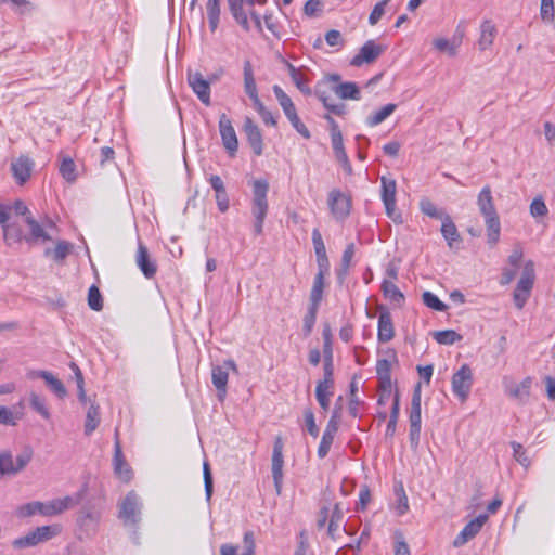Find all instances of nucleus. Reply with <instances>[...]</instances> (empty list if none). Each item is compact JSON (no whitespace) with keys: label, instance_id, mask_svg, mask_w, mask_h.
<instances>
[{"label":"nucleus","instance_id":"1","mask_svg":"<svg viewBox=\"0 0 555 555\" xmlns=\"http://www.w3.org/2000/svg\"><path fill=\"white\" fill-rule=\"evenodd\" d=\"M477 206L485 218L487 242L493 247L500 241L501 222L490 186L486 185L481 189L477 196Z\"/></svg>","mask_w":555,"mask_h":555},{"label":"nucleus","instance_id":"2","mask_svg":"<svg viewBox=\"0 0 555 555\" xmlns=\"http://www.w3.org/2000/svg\"><path fill=\"white\" fill-rule=\"evenodd\" d=\"M253 201L251 212L255 218V233L261 234L263 230L264 219L268 214L269 204L267 194L269 191V183L264 179H257L253 181Z\"/></svg>","mask_w":555,"mask_h":555},{"label":"nucleus","instance_id":"3","mask_svg":"<svg viewBox=\"0 0 555 555\" xmlns=\"http://www.w3.org/2000/svg\"><path fill=\"white\" fill-rule=\"evenodd\" d=\"M229 10L232 13L234 20L245 29H249L248 16L255 23V26L261 30V17L254 10L256 3L263 4L266 0H227Z\"/></svg>","mask_w":555,"mask_h":555},{"label":"nucleus","instance_id":"4","mask_svg":"<svg viewBox=\"0 0 555 555\" xmlns=\"http://www.w3.org/2000/svg\"><path fill=\"white\" fill-rule=\"evenodd\" d=\"M33 459V451L26 449L13 456L11 451L0 452V478L4 476H16L25 469Z\"/></svg>","mask_w":555,"mask_h":555},{"label":"nucleus","instance_id":"5","mask_svg":"<svg viewBox=\"0 0 555 555\" xmlns=\"http://www.w3.org/2000/svg\"><path fill=\"white\" fill-rule=\"evenodd\" d=\"M380 197L385 206L386 215L395 222V223H402V215L397 210L396 208V194H397V183L396 180L383 176L380 178Z\"/></svg>","mask_w":555,"mask_h":555},{"label":"nucleus","instance_id":"6","mask_svg":"<svg viewBox=\"0 0 555 555\" xmlns=\"http://www.w3.org/2000/svg\"><path fill=\"white\" fill-rule=\"evenodd\" d=\"M534 278V263L533 261L528 260L524 266L520 280L518 281L514 292V301L518 309H521L526 304L533 286Z\"/></svg>","mask_w":555,"mask_h":555},{"label":"nucleus","instance_id":"7","mask_svg":"<svg viewBox=\"0 0 555 555\" xmlns=\"http://www.w3.org/2000/svg\"><path fill=\"white\" fill-rule=\"evenodd\" d=\"M474 375L469 365L463 364L452 376V391L461 402H465L470 393Z\"/></svg>","mask_w":555,"mask_h":555},{"label":"nucleus","instance_id":"8","mask_svg":"<svg viewBox=\"0 0 555 555\" xmlns=\"http://www.w3.org/2000/svg\"><path fill=\"white\" fill-rule=\"evenodd\" d=\"M327 519V533L332 539H336L341 530L346 531L345 528L341 527L344 519V508L340 506V504H335L333 507H323L319 515L318 526L323 527Z\"/></svg>","mask_w":555,"mask_h":555},{"label":"nucleus","instance_id":"9","mask_svg":"<svg viewBox=\"0 0 555 555\" xmlns=\"http://www.w3.org/2000/svg\"><path fill=\"white\" fill-rule=\"evenodd\" d=\"M421 388L420 385L415 388L411 401V411H410V431H409V438L411 442L412 448H417L420 442V436H421V422H422V414H421Z\"/></svg>","mask_w":555,"mask_h":555},{"label":"nucleus","instance_id":"10","mask_svg":"<svg viewBox=\"0 0 555 555\" xmlns=\"http://www.w3.org/2000/svg\"><path fill=\"white\" fill-rule=\"evenodd\" d=\"M141 503L138 494L130 491L119 504V518L125 525H135L140 520Z\"/></svg>","mask_w":555,"mask_h":555},{"label":"nucleus","instance_id":"11","mask_svg":"<svg viewBox=\"0 0 555 555\" xmlns=\"http://www.w3.org/2000/svg\"><path fill=\"white\" fill-rule=\"evenodd\" d=\"M503 386L505 393L518 403H526L529 400L532 387V378L526 377L521 382L504 377Z\"/></svg>","mask_w":555,"mask_h":555},{"label":"nucleus","instance_id":"12","mask_svg":"<svg viewBox=\"0 0 555 555\" xmlns=\"http://www.w3.org/2000/svg\"><path fill=\"white\" fill-rule=\"evenodd\" d=\"M230 371L237 373V365L233 360H225L221 365L214 366L211 370V380L218 391V398L220 400H223L227 395Z\"/></svg>","mask_w":555,"mask_h":555},{"label":"nucleus","instance_id":"13","mask_svg":"<svg viewBox=\"0 0 555 555\" xmlns=\"http://www.w3.org/2000/svg\"><path fill=\"white\" fill-rule=\"evenodd\" d=\"M327 204L336 220H344L350 214L351 198L337 189L328 193Z\"/></svg>","mask_w":555,"mask_h":555},{"label":"nucleus","instance_id":"14","mask_svg":"<svg viewBox=\"0 0 555 555\" xmlns=\"http://www.w3.org/2000/svg\"><path fill=\"white\" fill-rule=\"evenodd\" d=\"M188 85L198 100L206 106L210 105V81L205 79L202 73L188 69Z\"/></svg>","mask_w":555,"mask_h":555},{"label":"nucleus","instance_id":"15","mask_svg":"<svg viewBox=\"0 0 555 555\" xmlns=\"http://www.w3.org/2000/svg\"><path fill=\"white\" fill-rule=\"evenodd\" d=\"M283 448H284L283 439H282V437L278 436L274 440L273 452H272V477H273L274 487H275L278 494L281 493L282 483H283V465H284Z\"/></svg>","mask_w":555,"mask_h":555},{"label":"nucleus","instance_id":"16","mask_svg":"<svg viewBox=\"0 0 555 555\" xmlns=\"http://www.w3.org/2000/svg\"><path fill=\"white\" fill-rule=\"evenodd\" d=\"M331 141L336 160L340 164L347 175H351L352 167L345 151L343 134L338 126L334 122L331 129Z\"/></svg>","mask_w":555,"mask_h":555},{"label":"nucleus","instance_id":"17","mask_svg":"<svg viewBox=\"0 0 555 555\" xmlns=\"http://www.w3.org/2000/svg\"><path fill=\"white\" fill-rule=\"evenodd\" d=\"M219 131L222 139L223 146L230 155H234L238 147L236 132L232 126L230 118L222 114L219 119Z\"/></svg>","mask_w":555,"mask_h":555},{"label":"nucleus","instance_id":"18","mask_svg":"<svg viewBox=\"0 0 555 555\" xmlns=\"http://www.w3.org/2000/svg\"><path fill=\"white\" fill-rule=\"evenodd\" d=\"M384 48L376 44L373 40H367L360 49L359 53L352 57L350 65L360 67L363 64L373 63L382 53Z\"/></svg>","mask_w":555,"mask_h":555},{"label":"nucleus","instance_id":"19","mask_svg":"<svg viewBox=\"0 0 555 555\" xmlns=\"http://www.w3.org/2000/svg\"><path fill=\"white\" fill-rule=\"evenodd\" d=\"M487 520V515H479L475 519L470 520L454 539L453 545L455 547H460L466 544L469 540L477 535Z\"/></svg>","mask_w":555,"mask_h":555},{"label":"nucleus","instance_id":"20","mask_svg":"<svg viewBox=\"0 0 555 555\" xmlns=\"http://www.w3.org/2000/svg\"><path fill=\"white\" fill-rule=\"evenodd\" d=\"M135 263L146 279H151L156 274L157 266L147 251V248L139 242L135 254Z\"/></svg>","mask_w":555,"mask_h":555},{"label":"nucleus","instance_id":"21","mask_svg":"<svg viewBox=\"0 0 555 555\" xmlns=\"http://www.w3.org/2000/svg\"><path fill=\"white\" fill-rule=\"evenodd\" d=\"M44 503V516L52 517L64 513L65 511L76 506L79 503V499L73 496H64L53 499Z\"/></svg>","mask_w":555,"mask_h":555},{"label":"nucleus","instance_id":"22","mask_svg":"<svg viewBox=\"0 0 555 555\" xmlns=\"http://www.w3.org/2000/svg\"><path fill=\"white\" fill-rule=\"evenodd\" d=\"M337 430H338V420H337V414L334 413V415L331 417V420L328 421V423L326 425V428L323 433L320 446L318 448V456L320 459H324L327 455Z\"/></svg>","mask_w":555,"mask_h":555},{"label":"nucleus","instance_id":"23","mask_svg":"<svg viewBox=\"0 0 555 555\" xmlns=\"http://www.w3.org/2000/svg\"><path fill=\"white\" fill-rule=\"evenodd\" d=\"M244 132L256 155H261L263 150L262 134L259 127L249 118L244 120Z\"/></svg>","mask_w":555,"mask_h":555},{"label":"nucleus","instance_id":"24","mask_svg":"<svg viewBox=\"0 0 555 555\" xmlns=\"http://www.w3.org/2000/svg\"><path fill=\"white\" fill-rule=\"evenodd\" d=\"M33 165L34 163L31 162V159L24 155L12 160L11 170L13 177L20 184L25 183L29 179L33 170Z\"/></svg>","mask_w":555,"mask_h":555},{"label":"nucleus","instance_id":"25","mask_svg":"<svg viewBox=\"0 0 555 555\" xmlns=\"http://www.w3.org/2000/svg\"><path fill=\"white\" fill-rule=\"evenodd\" d=\"M212 190L215 191V198L218 209L221 212H225L230 207L229 196L225 191V186L221 177L211 175L208 179Z\"/></svg>","mask_w":555,"mask_h":555},{"label":"nucleus","instance_id":"26","mask_svg":"<svg viewBox=\"0 0 555 555\" xmlns=\"http://www.w3.org/2000/svg\"><path fill=\"white\" fill-rule=\"evenodd\" d=\"M498 35L496 25L491 20H483L480 24V36L478 39V49L480 51L489 50Z\"/></svg>","mask_w":555,"mask_h":555},{"label":"nucleus","instance_id":"27","mask_svg":"<svg viewBox=\"0 0 555 555\" xmlns=\"http://www.w3.org/2000/svg\"><path fill=\"white\" fill-rule=\"evenodd\" d=\"M113 465L115 474L118 478L125 482L130 481L132 472L129 465L126 463L122 456V451L119 441L115 442V453L113 459Z\"/></svg>","mask_w":555,"mask_h":555},{"label":"nucleus","instance_id":"28","mask_svg":"<svg viewBox=\"0 0 555 555\" xmlns=\"http://www.w3.org/2000/svg\"><path fill=\"white\" fill-rule=\"evenodd\" d=\"M395 336V328L391 321V315L388 311H384L378 317V331L377 338L382 343L391 340Z\"/></svg>","mask_w":555,"mask_h":555},{"label":"nucleus","instance_id":"29","mask_svg":"<svg viewBox=\"0 0 555 555\" xmlns=\"http://www.w3.org/2000/svg\"><path fill=\"white\" fill-rule=\"evenodd\" d=\"M243 74H244V90H245L246 94L249 96V99L251 100L253 104H255L256 101H260V99L258 96L257 85L255 81L251 63L249 61H245Z\"/></svg>","mask_w":555,"mask_h":555},{"label":"nucleus","instance_id":"30","mask_svg":"<svg viewBox=\"0 0 555 555\" xmlns=\"http://www.w3.org/2000/svg\"><path fill=\"white\" fill-rule=\"evenodd\" d=\"M441 234L443 238L447 241L448 246L450 248H453L454 243H459L461 241V236L456 229V225L454 224L450 215L448 217H444V219L441 220Z\"/></svg>","mask_w":555,"mask_h":555},{"label":"nucleus","instance_id":"31","mask_svg":"<svg viewBox=\"0 0 555 555\" xmlns=\"http://www.w3.org/2000/svg\"><path fill=\"white\" fill-rule=\"evenodd\" d=\"M9 211H10L9 206H7L4 204H0V225L2 227L3 240L8 245H11L13 243L18 242L20 236L18 235L13 236L11 234V224L8 223Z\"/></svg>","mask_w":555,"mask_h":555},{"label":"nucleus","instance_id":"32","mask_svg":"<svg viewBox=\"0 0 555 555\" xmlns=\"http://www.w3.org/2000/svg\"><path fill=\"white\" fill-rule=\"evenodd\" d=\"M397 108V105L393 103H389L382 107L380 109L374 112L370 116L366 117V125L370 127H376L386 120Z\"/></svg>","mask_w":555,"mask_h":555},{"label":"nucleus","instance_id":"33","mask_svg":"<svg viewBox=\"0 0 555 555\" xmlns=\"http://www.w3.org/2000/svg\"><path fill=\"white\" fill-rule=\"evenodd\" d=\"M100 408L95 403H91L88 408L86 421H85V434L90 436L100 424Z\"/></svg>","mask_w":555,"mask_h":555},{"label":"nucleus","instance_id":"34","mask_svg":"<svg viewBox=\"0 0 555 555\" xmlns=\"http://www.w3.org/2000/svg\"><path fill=\"white\" fill-rule=\"evenodd\" d=\"M273 93L286 117L297 114L292 99L279 86H273Z\"/></svg>","mask_w":555,"mask_h":555},{"label":"nucleus","instance_id":"35","mask_svg":"<svg viewBox=\"0 0 555 555\" xmlns=\"http://www.w3.org/2000/svg\"><path fill=\"white\" fill-rule=\"evenodd\" d=\"M333 384L328 380H320L317 385L315 397L322 409L327 410L330 406V397L332 396Z\"/></svg>","mask_w":555,"mask_h":555},{"label":"nucleus","instance_id":"36","mask_svg":"<svg viewBox=\"0 0 555 555\" xmlns=\"http://www.w3.org/2000/svg\"><path fill=\"white\" fill-rule=\"evenodd\" d=\"M391 363L386 359H380L376 364V373L378 375L380 385L384 389H389L391 387Z\"/></svg>","mask_w":555,"mask_h":555},{"label":"nucleus","instance_id":"37","mask_svg":"<svg viewBox=\"0 0 555 555\" xmlns=\"http://www.w3.org/2000/svg\"><path fill=\"white\" fill-rule=\"evenodd\" d=\"M384 296L392 302L401 305L404 301V296L401 291L396 286L392 280H384L382 284Z\"/></svg>","mask_w":555,"mask_h":555},{"label":"nucleus","instance_id":"38","mask_svg":"<svg viewBox=\"0 0 555 555\" xmlns=\"http://www.w3.org/2000/svg\"><path fill=\"white\" fill-rule=\"evenodd\" d=\"M334 92L339 96L340 99L347 100H359L360 99V90L357 87L354 82H344L340 85H337L334 88Z\"/></svg>","mask_w":555,"mask_h":555},{"label":"nucleus","instance_id":"39","mask_svg":"<svg viewBox=\"0 0 555 555\" xmlns=\"http://www.w3.org/2000/svg\"><path fill=\"white\" fill-rule=\"evenodd\" d=\"M420 209L421 211L435 219L443 220L444 217H448L449 215L443 210L438 208L430 199L428 198H422L420 202Z\"/></svg>","mask_w":555,"mask_h":555},{"label":"nucleus","instance_id":"40","mask_svg":"<svg viewBox=\"0 0 555 555\" xmlns=\"http://www.w3.org/2000/svg\"><path fill=\"white\" fill-rule=\"evenodd\" d=\"M324 280H325V276H323L322 274H317L314 276L313 285H312V288L310 292V306H312V307L319 308V305L322 300L323 289H324V285H325Z\"/></svg>","mask_w":555,"mask_h":555},{"label":"nucleus","instance_id":"41","mask_svg":"<svg viewBox=\"0 0 555 555\" xmlns=\"http://www.w3.org/2000/svg\"><path fill=\"white\" fill-rule=\"evenodd\" d=\"M209 28L216 31L220 17V0H207L206 4Z\"/></svg>","mask_w":555,"mask_h":555},{"label":"nucleus","instance_id":"42","mask_svg":"<svg viewBox=\"0 0 555 555\" xmlns=\"http://www.w3.org/2000/svg\"><path fill=\"white\" fill-rule=\"evenodd\" d=\"M461 40H459V42H454L443 37H438L433 40L434 48L440 52L447 53L449 56L456 55Z\"/></svg>","mask_w":555,"mask_h":555},{"label":"nucleus","instance_id":"43","mask_svg":"<svg viewBox=\"0 0 555 555\" xmlns=\"http://www.w3.org/2000/svg\"><path fill=\"white\" fill-rule=\"evenodd\" d=\"M34 532L39 544L56 537L61 532V527L59 525L42 526L36 528Z\"/></svg>","mask_w":555,"mask_h":555},{"label":"nucleus","instance_id":"44","mask_svg":"<svg viewBox=\"0 0 555 555\" xmlns=\"http://www.w3.org/2000/svg\"><path fill=\"white\" fill-rule=\"evenodd\" d=\"M43 380L46 382V384L48 385L50 390L53 393H55L59 398L63 399L66 397L67 390H66L64 384L51 372H49V371L47 372Z\"/></svg>","mask_w":555,"mask_h":555},{"label":"nucleus","instance_id":"45","mask_svg":"<svg viewBox=\"0 0 555 555\" xmlns=\"http://www.w3.org/2000/svg\"><path fill=\"white\" fill-rule=\"evenodd\" d=\"M16 514L18 517H29L36 514L44 516V503L39 501L29 502L20 506Z\"/></svg>","mask_w":555,"mask_h":555},{"label":"nucleus","instance_id":"46","mask_svg":"<svg viewBox=\"0 0 555 555\" xmlns=\"http://www.w3.org/2000/svg\"><path fill=\"white\" fill-rule=\"evenodd\" d=\"M29 404L31 409L36 411L39 415H41L44 420H50V410L47 406L44 399L41 398L39 395H37L36 392H30Z\"/></svg>","mask_w":555,"mask_h":555},{"label":"nucleus","instance_id":"47","mask_svg":"<svg viewBox=\"0 0 555 555\" xmlns=\"http://www.w3.org/2000/svg\"><path fill=\"white\" fill-rule=\"evenodd\" d=\"M395 493L397 501L393 508L397 515L402 516L409 511V501L402 483L396 486Z\"/></svg>","mask_w":555,"mask_h":555},{"label":"nucleus","instance_id":"48","mask_svg":"<svg viewBox=\"0 0 555 555\" xmlns=\"http://www.w3.org/2000/svg\"><path fill=\"white\" fill-rule=\"evenodd\" d=\"M60 173L69 183L77 179L76 165L70 157H64L60 165Z\"/></svg>","mask_w":555,"mask_h":555},{"label":"nucleus","instance_id":"49","mask_svg":"<svg viewBox=\"0 0 555 555\" xmlns=\"http://www.w3.org/2000/svg\"><path fill=\"white\" fill-rule=\"evenodd\" d=\"M288 70H289V76H291L293 82L296 85V87L304 94L310 95L311 89L308 87L307 80H306L305 76L300 73V70L295 68L292 64H288Z\"/></svg>","mask_w":555,"mask_h":555},{"label":"nucleus","instance_id":"50","mask_svg":"<svg viewBox=\"0 0 555 555\" xmlns=\"http://www.w3.org/2000/svg\"><path fill=\"white\" fill-rule=\"evenodd\" d=\"M29 230H30V240L38 241H47L50 240V236L46 233L42 227L31 217L27 216L25 219Z\"/></svg>","mask_w":555,"mask_h":555},{"label":"nucleus","instance_id":"51","mask_svg":"<svg viewBox=\"0 0 555 555\" xmlns=\"http://www.w3.org/2000/svg\"><path fill=\"white\" fill-rule=\"evenodd\" d=\"M434 338L438 344L452 345L462 339V336L453 330L438 331L434 333Z\"/></svg>","mask_w":555,"mask_h":555},{"label":"nucleus","instance_id":"52","mask_svg":"<svg viewBox=\"0 0 555 555\" xmlns=\"http://www.w3.org/2000/svg\"><path fill=\"white\" fill-rule=\"evenodd\" d=\"M423 302L430 309H434L436 311H446L447 305H444L434 293L431 292H424L423 295Z\"/></svg>","mask_w":555,"mask_h":555},{"label":"nucleus","instance_id":"53","mask_svg":"<svg viewBox=\"0 0 555 555\" xmlns=\"http://www.w3.org/2000/svg\"><path fill=\"white\" fill-rule=\"evenodd\" d=\"M399 411H400L399 396L396 395L395 398H393V403H392V408H391L390 418H389V422L387 424V429H386V434L387 435L392 436L395 434L397 421H398V417H399Z\"/></svg>","mask_w":555,"mask_h":555},{"label":"nucleus","instance_id":"54","mask_svg":"<svg viewBox=\"0 0 555 555\" xmlns=\"http://www.w3.org/2000/svg\"><path fill=\"white\" fill-rule=\"evenodd\" d=\"M21 415L13 413L8 406L0 405V424L5 426H15Z\"/></svg>","mask_w":555,"mask_h":555},{"label":"nucleus","instance_id":"55","mask_svg":"<svg viewBox=\"0 0 555 555\" xmlns=\"http://www.w3.org/2000/svg\"><path fill=\"white\" fill-rule=\"evenodd\" d=\"M88 305L94 311H100L103 308L102 296L99 288L94 285L89 288Z\"/></svg>","mask_w":555,"mask_h":555},{"label":"nucleus","instance_id":"56","mask_svg":"<svg viewBox=\"0 0 555 555\" xmlns=\"http://www.w3.org/2000/svg\"><path fill=\"white\" fill-rule=\"evenodd\" d=\"M513 453L515 460L525 468L531 465V460L527 455L524 447L518 442H512Z\"/></svg>","mask_w":555,"mask_h":555},{"label":"nucleus","instance_id":"57","mask_svg":"<svg viewBox=\"0 0 555 555\" xmlns=\"http://www.w3.org/2000/svg\"><path fill=\"white\" fill-rule=\"evenodd\" d=\"M70 244L67 242H59L55 248L51 250H47V256H52V258L56 261H62L69 253Z\"/></svg>","mask_w":555,"mask_h":555},{"label":"nucleus","instance_id":"58","mask_svg":"<svg viewBox=\"0 0 555 555\" xmlns=\"http://www.w3.org/2000/svg\"><path fill=\"white\" fill-rule=\"evenodd\" d=\"M15 548H27L38 545L34 530L28 532L26 535L15 539L12 542Z\"/></svg>","mask_w":555,"mask_h":555},{"label":"nucleus","instance_id":"59","mask_svg":"<svg viewBox=\"0 0 555 555\" xmlns=\"http://www.w3.org/2000/svg\"><path fill=\"white\" fill-rule=\"evenodd\" d=\"M389 0H382L375 4L373 8L370 16H369V23L370 25H376L378 21L382 18V16L385 13V8L388 4Z\"/></svg>","mask_w":555,"mask_h":555},{"label":"nucleus","instance_id":"60","mask_svg":"<svg viewBox=\"0 0 555 555\" xmlns=\"http://www.w3.org/2000/svg\"><path fill=\"white\" fill-rule=\"evenodd\" d=\"M253 105H254L255 109L257 111V113L261 116L264 124L270 125V126L276 125L274 116L272 115V113L270 111H268L266 108V106L263 105V103L261 101H256V103Z\"/></svg>","mask_w":555,"mask_h":555},{"label":"nucleus","instance_id":"61","mask_svg":"<svg viewBox=\"0 0 555 555\" xmlns=\"http://www.w3.org/2000/svg\"><path fill=\"white\" fill-rule=\"evenodd\" d=\"M203 475H204L206 500L209 501L212 495V476H211V472H210L208 462H204V464H203Z\"/></svg>","mask_w":555,"mask_h":555},{"label":"nucleus","instance_id":"62","mask_svg":"<svg viewBox=\"0 0 555 555\" xmlns=\"http://www.w3.org/2000/svg\"><path fill=\"white\" fill-rule=\"evenodd\" d=\"M554 0H541L540 15L544 22H551L554 18Z\"/></svg>","mask_w":555,"mask_h":555},{"label":"nucleus","instance_id":"63","mask_svg":"<svg viewBox=\"0 0 555 555\" xmlns=\"http://www.w3.org/2000/svg\"><path fill=\"white\" fill-rule=\"evenodd\" d=\"M317 312H318V307L310 306L308 313L304 318V332H305L306 336H308L311 333V331L314 326L315 319H317Z\"/></svg>","mask_w":555,"mask_h":555},{"label":"nucleus","instance_id":"64","mask_svg":"<svg viewBox=\"0 0 555 555\" xmlns=\"http://www.w3.org/2000/svg\"><path fill=\"white\" fill-rule=\"evenodd\" d=\"M547 211V207L541 198H534L530 204V214L532 217H543Z\"/></svg>","mask_w":555,"mask_h":555}]
</instances>
